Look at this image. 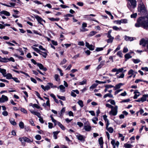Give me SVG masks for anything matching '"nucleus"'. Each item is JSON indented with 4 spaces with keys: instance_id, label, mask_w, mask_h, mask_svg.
<instances>
[{
    "instance_id": "obj_1",
    "label": "nucleus",
    "mask_w": 148,
    "mask_h": 148,
    "mask_svg": "<svg viewBox=\"0 0 148 148\" xmlns=\"http://www.w3.org/2000/svg\"><path fill=\"white\" fill-rule=\"evenodd\" d=\"M137 10L138 14L143 16L138 18L135 26L137 27H141L148 30V12L146 7L142 2L138 4Z\"/></svg>"
},
{
    "instance_id": "obj_2",
    "label": "nucleus",
    "mask_w": 148,
    "mask_h": 148,
    "mask_svg": "<svg viewBox=\"0 0 148 148\" xmlns=\"http://www.w3.org/2000/svg\"><path fill=\"white\" fill-rule=\"evenodd\" d=\"M31 113L34 115H36L38 118H39V120L40 122L41 123H43L44 121L43 118L41 117L40 114L38 112L35 111H34L30 110Z\"/></svg>"
},
{
    "instance_id": "obj_3",
    "label": "nucleus",
    "mask_w": 148,
    "mask_h": 148,
    "mask_svg": "<svg viewBox=\"0 0 148 148\" xmlns=\"http://www.w3.org/2000/svg\"><path fill=\"white\" fill-rule=\"evenodd\" d=\"M19 140L22 143V144L23 145H25V143H23L22 141H23L24 142H27L28 143H31L33 141L32 140L28 138L27 137H25L22 138H19Z\"/></svg>"
},
{
    "instance_id": "obj_4",
    "label": "nucleus",
    "mask_w": 148,
    "mask_h": 148,
    "mask_svg": "<svg viewBox=\"0 0 148 148\" xmlns=\"http://www.w3.org/2000/svg\"><path fill=\"white\" fill-rule=\"evenodd\" d=\"M147 98H148V94L143 95L142 97L135 100L134 101L138 102L141 101L143 103L147 101Z\"/></svg>"
},
{
    "instance_id": "obj_5",
    "label": "nucleus",
    "mask_w": 148,
    "mask_h": 148,
    "mask_svg": "<svg viewBox=\"0 0 148 148\" xmlns=\"http://www.w3.org/2000/svg\"><path fill=\"white\" fill-rule=\"evenodd\" d=\"M117 106H115L114 107L111 109V110L109 112V114L114 116H116L117 113Z\"/></svg>"
},
{
    "instance_id": "obj_6",
    "label": "nucleus",
    "mask_w": 148,
    "mask_h": 148,
    "mask_svg": "<svg viewBox=\"0 0 148 148\" xmlns=\"http://www.w3.org/2000/svg\"><path fill=\"white\" fill-rule=\"evenodd\" d=\"M139 44L142 45L143 47H145L147 45L146 47L147 49H148V40H145L142 38L140 41Z\"/></svg>"
},
{
    "instance_id": "obj_7",
    "label": "nucleus",
    "mask_w": 148,
    "mask_h": 148,
    "mask_svg": "<svg viewBox=\"0 0 148 148\" xmlns=\"http://www.w3.org/2000/svg\"><path fill=\"white\" fill-rule=\"evenodd\" d=\"M34 16L35 18L37 20L38 23L40 24L43 25V24L42 23V22L43 21V19L37 15H36Z\"/></svg>"
},
{
    "instance_id": "obj_8",
    "label": "nucleus",
    "mask_w": 148,
    "mask_h": 148,
    "mask_svg": "<svg viewBox=\"0 0 148 148\" xmlns=\"http://www.w3.org/2000/svg\"><path fill=\"white\" fill-rule=\"evenodd\" d=\"M37 66L39 67L40 69L43 70L44 71H46L47 70V69L44 67L43 65L41 63H38Z\"/></svg>"
},
{
    "instance_id": "obj_9",
    "label": "nucleus",
    "mask_w": 148,
    "mask_h": 148,
    "mask_svg": "<svg viewBox=\"0 0 148 148\" xmlns=\"http://www.w3.org/2000/svg\"><path fill=\"white\" fill-rule=\"evenodd\" d=\"M129 1L131 4V5L133 6V8H135L137 2L136 0H128Z\"/></svg>"
},
{
    "instance_id": "obj_10",
    "label": "nucleus",
    "mask_w": 148,
    "mask_h": 148,
    "mask_svg": "<svg viewBox=\"0 0 148 148\" xmlns=\"http://www.w3.org/2000/svg\"><path fill=\"white\" fill-rule=\"evenodd\" d=\"M78 139L81 141H85V138L84 137V136L83 135H79V136H77Z\"/></svg>"
},
{
    "instance_id": "obj_11",
    "label": "nucleus",
    "mask_w": 148,
    "mask_h": 148,
    "mask_svg": "<svg viewBox=\"0 0 148 148\" xmlns=\"http://www.w3.org/2000/svg\"><path fill=\"white\" fill-rule=\"evenodd\" d=\"M4 77H6V78L8 79H12L13 77L12 75L10 73H8L6 74Z\"/></svg>"
},
{
    "instance_id": "obj_12",
    "label": "nucleus",
    "mask_w": 148,
    "mask_h": 148,
    "mask_svg": "<svg viewBox=\"0 0 148 148\" xmlns=\"http://www.w3.org/2000/svg\"><path fill=\"white\" fill-rule=\"evenodd\" d=\"M124 85V84L122 83H119L116 85L115 87H114V90H116L117 89H119L121 86H123Z\"/></svg>"
},
{
    "instance_id": "obj_13",
    "label": "nucleus",
    "mask_w": 148,
    "mask_h": 148,
    "mask_svg": "<svg viewBox=\"0 0 148 148\" xmlns=\"http://www.w3.org/2000/svg\"><path fill=\"white\" fill-rule=\"evenodd\" d=\"M105 61H102L101 62L100 64L98 65L97 68L98 69L101 68L105 64Z\"/></svg>"
},
{
    "instance_id": "obj_14",
    "label": "nucleus",
    "mask_w": 148,
    "mask_h": 148,
    "mask_svg": "<svg viewBox=\"0 0 148 148\" xmlns=\"http://www.w3.org/2000/svg\"><path fill=\"white\" fill-rule=\"evenodd\" d=\"M99 144L100 146H103V138L102 137H101L98 140Z\"/></svg>"
},
{
    "instance_id": "obj_15",
    "label": "nucleus",
    "mask_w": 148,
    "mask_h": 148,
    "mask_svg": "<svg viewBox=\"0 0 148 148\" xmlns=\"http://www.w3.org/2000/svg\"><path fill=\"white\" fill-rule=\"evenodd\" d=\"M91 127L90 126L86 125L84 126V129L86 131H90L91 130Z\"/></svg>"
},
{
    "instance_id": "obj_16",
    "label": "nucleus",
    "mask_w": 148,
    "mask_h": 148,
    "mask_svg": "<svg viewBox=\"0 0 148 148\" xmlns=\"http://www.w3.org/2000/svg\"><path fill=\"white\" fill-rule=\"evenodd\" d=\"M125 40L126 41H132L134 40L133 38L132 37H130L129 36H125Z\"/></svg>"
},
{
    "instance_id": "obj_17",
    "label": "nucleus",
    "mask_w": 148,
    "mask_h": 148,
    "mask_svg": "<svg viewBox=\"0 0 148 148\" xmlns=\"http://www.w3.org/2000/svg\"><path fill=\"white\" fill-rule=\"evenodd\" d=\"M32 48L34 50L36 51L37 53H38L40 55L42 54V51L39 50L38 48L36 47H32Z\"/></svg>"
},
{
    "instance_id": "obj_18",
    "label": "nucleus",
    "mask_w": 148,
    "mask_h": 148,
    "mask_svg": "<svg viewBox=\"0 0 148 148\" xmlns=\"http://www.w3.org/2000/svg\"><path fill=\"white\" fill-rule=\"evenodd\" d=\"M125 60L126 61L127 59L131 58L132 57V56L130 55L129 53H126L124 56Z\"/></svg>"
},
{
    "instance_id": "obj_19",
    "label": "nucleus",
    "mask_w": 148,
    "mask_h": 148,
    "mask_svg": "<svg viewBox=\"0 0 148 148\" xmlns=\"http://www.w3.org/2000/svg\"><path fill=\"white\" fill-rule=\"evenodd\" d=\"M57 124L62 130H65V127L60 122H58Z\"/></svg>"
},
{
    "instance_id": "obj_20",
    "label": "nucleus",
    "mask_w": 148,
    "mask_h": 148,
    "mask_svg": "<svg viewBox=\"0 0 148 148\" xmlns=\"http://www.w3.org/2000/svg\"><path fill=\"white\" fill-rule=\"evenodd\" d=\"M9 121L11 124L13 125L14 126L16 125V123L14 119L13 118L10 119Z\"/></svg>"
},
{
    "instance_id": "obj_21",
    "label": "nucleus",
    "mask_w": 148,
    "mask_h": 148,
    "mask_svg": "<svg viewBox=\"0 0 148 148\" xmlns=\"http://www.w3.org/2000/svg\"><path fill=\"white\" fill-rule=\"evenodd\" d=\"M48 19L51 21H59L60 19L59 18H54L53 17L49 18Z\"/></svg>"
},
{
    "instance_id": "obj_22",
    "label": "nucleus",
    "mask_w": 148,
    "mask_h": 148,
    "mask_svg": "<svg viewBox=\"0 0 148 148\" xmlns=\"http://www.w3.org/2000/svg\"><path fill=\"white\" fill-rule=\"evenodd\" d=\"M97 32L95 31H92L90 32V33L88 35V36L89 37L95 35L96 34H97Z\"/></svg>"
},
{
    "instance_id": "obj_23",
    "label": "nucleus",
    "mask_w": 148,
    "mask_h": 148,
    "mask_svg": "<svg viewBox=\"0 0 148 148\" xmlns=\"http://www.w3.org/2000/svg\"><path fill=\"white\" fill-rule=\"evenodd\" d=\"M0 72L2 74L4 77L5 76V75L6 73V70L5 69H1L0 70Z\"/></svg>"
},
{
    "instance_id": "obj_24",
    "label": "nucleus",
    "mask_w": 148,
    "mask_h": 148,
    "mask_svg": "<svg viewBox=\"0 0 148 148\" xmlns=\"http://www.w3.org/2000/svg\"><path fill=\"white\" fill-rule=\"evenodd\" d=\"M133 146L132 145L127 143L125 144L124 145V147L125 148H131Z\"/></svg>"
},
{
    "instance_id": "obj_25",
    "label": "nucleus",
    "mask_w": 148,
    "mask_h": 148,
    "mask_svg": "<svg viewBox=\"0 0 148 148\" xmlns=\"http://www.w3.org/2000/svg\"><path fill=\"white\" fill-rule=\"evenodd\" d=\"M60 132V131H57L53 132V136L55 139H57V135Z\"/></svg>"
},
{
    "instance_id": "obj_26",
    "label": "nucleus",
    "mask_w": 148,
    "mask_h": 148,
    "mask_svg": "<svg viewBox=\"0 0 148 148\" xmlns=\"http://www.w3.org/2000/svg\"><path fill=\"white\" fill-rule=\"evenodd\" d=\"M78 103L79 105V106L81 107H83L84 106V103L83 101L81 100H79L77 102Z\"/></svg>"
},
{
    "instance_id": "obj_27",
    "label": "nucleus",
    "mask_w": 148,
    "mask_h": 148,
    "mask_svg": "<svg viewBox=\"0 0 148 148\" xmlns=\"http://www.w3.org/2000/svg\"><path fill=\"white\" fill-rule=\"evenodd\" d=\"M19 126L21 129H23L24 127V123L22 121L20 122Z\"/></svg>"
},
{
    "instance_id": "obj_28",
    "label": "nucleus",
    "mask_w": 148,
    "mask_h": 148,
    "mask_svg": "<svg viewBox=\"0 0 148 148\" xmlns=\"http://www.w3.org/2000/svg\"><path fill=\"white\" fill-rule=\"evenodd\" d=\"M65 108L63 107L62 108L60 111V113H59L60 116H62L63 115L62 114L64 113L65 111Z\"/></svg>"
},
{
    "instance_id": "obj_29",
    "label": "nucleus",
    "mask_w": 148,
    "mask_h": 148,
    "mask_svg": "<svg viewBox=\"0 0 148 148\" xmlns=\"http://www.w3.org/2000/svg\"><path fill=\"white\" fill-rule=\"evenodd\" d=\"M109 38L106 40L108 43H112L114 39V37Z\"/></svg>"
},
{
    "instance_id": "obj_30",
    "label": "nucleus",
    "mask_w": 148,
    "mask_h": 148,
    "mask_svg": "<svg viewBox=\"0 0 148 148\" xmlns=\"http://www.w3.org/2000/svg\"><path fill=\"white\" fill-rule=\"evenodd\" d=\"M8 58H2V60H0V62H2L6 63L8 62Z\"/></svg>"
},
{
    "instance_id": "obj_31",
    "label": "nucleus",
    "mask_w": 148,
    "mask_h": 148,
    "mask_svg": "<svg viewBox=\"0 0 148 148\" xmlns=\"http://www.w3.org/2000/svg\"><path fill=\"white\" fill-rule=\"evenodd\" d=\"M106 46V45L104 47H97L95 49V51L98 52L102 51L103 49V48H105Z\"/></svg>"
},
{
    "instance_id": "obj_32",
    "label": "nucleus",
    "mask_w": 148,
    "mask_h": 148,
    "mask_svg": "<svg viewBox=\"0 0 148 148\" xmlns=\"http://www.w3.org/2000/svg\"><path fill=\"white\" fill-rule=\"evenodd\" d=\"M106 129L110 133H113L114 131V129L112 127H110L109 128L108 127Z\"/></svg>"
},
{
    "instance_id": "obj_33",
    "label": "nucleus",
    "mask_w": 148,
    "mask_h": 148,
    "mask_svg": "<svg viewBox=\"0 0 148 148\" xmlns=\"http://www.w3.org/2000/svg\"><path fill=\"white\" fill-rule=\"evenodd\" d=\"M33 108H35L38 109H39L40 108V109L41 110H42V108L41 107H40L37 104H36V103L34 104H33Z\"/></svg>"
},
{
    "instance_id": "obj_34",
    "label": "nucleus",
    "mask_w": 148,
    "mask_h": 148,
    "mask_svg": "<svg viewBox=\"0 0 148 148\" xmlns=\"http://www.w3.org/2000/svg\"><path fill=\"white\" fill-rule=\"evenodd\" d=\"M16 50L18 51H19L21 53L20 55L22 56L24 55V53L22 50V48H19L18 49H16Z\"/></svg>"
},
{
    "instance_id": "obj_35",
    "label": "nucleus",
    "mask_w": 148,
    "mask_h": 148,
    "mask_svg": "<svg viewBox=\"0 0 148 148\" xmlns=\"http://www.w3.org/2000/svg\"><path fill=\"white\" fill-rule=\"evenodd\" d=\"M47 52H43L42 51V54L41 55L43 57L45 58H46L47 56Z\"/></svg>"
},
{
    "instance_id": "obj_36",
    "label": "nucleus",
    "mask_w": 148,
    "mask_h": 148,
    "mask_svg": "<svg viewBox=\"0 0 148 148\" xmlns=\"http://www.w3.org/2000/svg\"><path fill=\"white\" fill-rule=\"evenodd\" d=\"M3 101H5V102L7 101L8 100V98L7 96L4 95H2L1 97Z\"/></svg>"
},
{
    "instance_id": "obj_37",
    "label": "nucleus",
    "mask_w": 148,
    "mask_h": 148,
    "mask_svg": "<svg viewBox=\"0 0 148 148\" xmlns=\"http://www.w3.org/2000/svg\"><path fill=\"white\" fill-rule=\"evenodd\" d=\"M55 78L56 80L57 81H59L60 80V79L59 78V76L58 74H55Z\"/></svg>"
},
{
    "instance_id": "obj_38",
    "label": "nucleus",
    "mask_w": 148,
    "mask_h": 148,
    "mask_svg": "<svg viewBox=\"0 0 148 148\" xmlns=\"http://www.w3.org/2000/svg\"><path fill=\"white\" fill-rule=\"evenodd\" d=\"M57 96L59 99H62L63 101L66 100L65 97L64 96H61L59 95H57Z\"/></svg>"
},
{
    "instance_id": "obj_39",
    "label": "nucleus",
    "mask_w": 148,
    "mask_h": 148,
    "mask_svg": "<svg viewBox=\"0 0 148 148\" xmlns=\"http://www.w3.org/2000/svg\"><path fill=\"white\" fill-rule=\"evenodd\" d=\"M132 61L135 64H137L139 63L140 62V61L139 59H132Z\"/></svg>"
},
{
    "instance_id": "obj_40",
    "label": "nucleus",
    "mask_w": 148,
    "mask_h": 148,
    "mask_svg": "<svg viewBox=\"0 0 148 148\" xmlns=\"http://www.w3.org/2000/svg\"><path fill=\"white\" fill-rule=\"evenodd\" d=\"M59 88L61 90H62V92H65V87L63 85H60L59 86Z\"/></svg>"
},
{
    "instance_id": "obj_41",
    "label": "nucleus",
    "mask_w": 148,
    "mask_h": 148,
    "mask_svg": "<svg viewBox=\"0 0 148 148\" xmlns=\"http://www.w3.org/2000/svg\"><path fill=\"white\" fill-rule=\"evenodd\" d=\"M137 15V13H135L132 14H131L130 16V17L131 18H136Z\"/></svg>"
},
{
    "instance_id": "obj_42",
    "label": "nucleus",
    "mask_w": 148,
    "mask_h": 148,
    "mask_svg": "<svg viewBox=\"0 0 148 148\" xmlns=\"http://www.w3.org/2000/svg\"><path fill=\"white\" fill-rule=\"evenodd\" d=\"M86 84V79H84L82 81L79 82V84L80 85H83Z\"/></svg>"
},
{
    "instance_id": "obj_43",
    "label": "nucleus",
    "mask_w": 148,
    "mask_h": 148,
    "mask_svg": "<svg viewBox=\"0 0 148 148\" xmlns=\"http://www.w3.org/2000/svg\"><path fill=\"white\" fill-rule=\"evenodd\" d=\"M98 85L97 84H94L92 85V86H90V89H94L96 88L97 86Z\"/></svg>"
},
{
    "instance_id": "obj_44",
    "label": "nucleus",
    "mask_w": 148,
    "mask_h": 148,
    "mask_svg": "<svg viewBox=\"0 0 148 148\" xmlns=\"http://www.w3.org/2000/svg\"><path fill=\"white\" fill-rule=\"evenodd\" d=\"M116 55H117V56L119 57L120 58L122 57V51H118Z\"/></svg>"
},
{
    "instance_id": "obj_45",
    "label": "nucleus",
    "mask_w": 148,
    "mask_h": 148,
    "mask_svg": "<svg viewBox=\"0 0 148 148\" xmlns=\"http://www.w3.org/2000/svg\"><path fill=\"white\" fill-rule=\"evenodd\" d=\"M67 62L65 58H64L60 63V65H63L65 64Z\"/></svg>"
},
{
    "instance_id": "obj_46",
    "label": "nucleus",
    "mask_w": 148,
    "mask_h": 148,
    "mask_svg": "<svg viewBox=\"0 0 148 148\" xmlns=\"http://www.w3.org/2000/svg\"><path fill=\"white\" fill-rule=\"evenodd\" d=\"M35 138L36 139L38 140H40L41 138V136L40 135H37L35 136Z\"/></svg>"
},
{
    "instance_id": "obj_47",
    "label": "nucleus",
    "mask_w": 148,
    "mask_h": 148,
    "mask_svg": "<svg viewBox=\"0 0 148 148\" xmlns=\"http://www.w3.org/2000/svg\"><path fill=\"white\" fill-rule=\"evenodd\" d=\"M48 84H49L50 86H51V87L52 88H55L57 87V86L56 85L53 86V84L51 83H48Z\"/></svg>"
},
{
    "instance_id": "obj_48",
    "label": "nucleus",
    "mask_w": 148,
    "mask_h": 148,
    "mask_svg": "<svg viewBox=\"0 0 148 148\" xmlns=\"http://www.w3.org/2000/svg\"><path fill=\"white\" fill-rule=\"evenodd\" d=\"M134 72V71H133L132 69H131L128 72V75H130L131 74L132 75L133 74H134L133 73Z\"/></svg>"
},
{
    "instance_id": "obj_49",
    "label": "nucleus",
    "mask_w": 148,
    "mask_h": 148,
    "mask_svg": "<svg viewBox=\"0 0 148 148\" xmlns=\"http://www.w3.org/2000/svg\"><path fill=\"white\" fill-rule=\"evenodd\" d=\"M12 79H13L16 82H17V83H20V81H19V80H18V79L16 77H13Z\"/></svg>"
},
{
    "instance_id": "obj_50",
    "label": "nucleus",
    "mask_w": 148,
    "mask_h": 148,
    "mask_svg": "<svg viewBox=\"0 0 148 148\" xmlns=\"http://www.w3.org/2000/svg\"><path fill=\"white\" fill-rule=\"evenodd\" d=\"M106 107H108L109 108H111V109L114 107L113 106L109 103H106Z\"/></svg>"
},
{
    "instance_id": "obj_51",
    "label": "nucleus",
    "mask_w": 148,
    "mask_h": 148,
    "mask_svg": "<svg viewBox=\"0 0 148 148\" xmlns=\"http://www.w3.org/2000/svg\"><path fill=\"white\" fill-rule=\"evenodd\" d=\"M88 49L91 51H93L94 49V46L91 44L90 45V46L88 47Z\"/></svg>"
},
{
    "instance_id": "obj_52",
    "label": "nucleus",
    "mask_w": 148,
    "mask_h": 148,
    "mask_svg": "<svg viewBox=\"0 0 148 148\" xmlns=\"http://www.w3.org/2000/svg\"><path fill=\"white\" fill-rule=\"evenodd\" d=\"M33 32L34 34H36L39 35L40 36L42 35L41 34H40V33L38 32V31H36V30H34L33 31Z\"/></svg>"
},
{
    "instance_id": "obj_53",
    "label": "nucleus",
    "mask_w": 148,
    "mask_h": 148,
    "mask_svg": "<svg viewBox=\"0 0 148 148\" xmlns=\"http://www.w3.org/2000/svg\"><path fill=\"white\" fill-rule=\"evenodd\" d=\"M105 88H108V89L109 88H111L114 87V86L112 85H106L105 86Z\"/></svg>"
},
{
    "instance_id": "obj_54",
    "label": "nucleus",
    "mask_w": 148,
    "mask_h": 148,
    "mask_svg": "<svg viewBox=\"0 0 148 148\" xmlns=\"http://www.w3.org/2000/svg\"><path fill=\"white\" fill-rule=\"evenodd\" d=\"M39 48L41 50L44 51H46L47 52H48L47 50L45 48H44L43 47H42V45H40L39 46Z\"/></svg>"
},
{
    "instance_id": "obj_55",
    "label": "nucleus",
    "mask_w": 148,
    "mask_h": 148,
    "mask_svg": "<svg viewBox=\"0 0 148 148\" xmlns=\"http://www.w3.org/2000/svg\"><path fill=\"white\" fill-rule=\"evenodd\" d=\"M128 51V49L127 48L125 47H124L123 51V53H126Z\"/></svg>"
},
{
    "instance_id": "obj_56",
    "label": "nucleus",
    "mask_w": 148,
    "mask_h": 148,
    "mask_svg": "<svg viewBox=\"0 0 148 148\" xmlns=\"http://www.w3.org/2000/svg\"><path fill=\"white\" fill-rule=\"evenodd\" d=\"M78 45L83 46L84 45V43L83 41L79 42L78 43Z\"/></svg>"
},
{
    "instance_id": "obj_57",
    "label": "nucleus",
    "mask_w": 148,
    "mask_h": 148,
    "mask_svg": "<svg viewBox=\"0 0 148 148\" xmlns=\"http://www.w3.org/2000/svg\"><path fill=\"white\" fill-rule=\"evenodd\" d=\"M8 61H11L13 62H15L14 59L12 57H11L9 58H8Z\"/></svg>"
},
{
    "instance_id": "obj_58",
    "label": "nucleus",
    "mask_w": 148,
    "mask_h": 148,
    "mask_svg": "<svg viewBox=\"0 0 148 148\" xmlns=\"http://www.w3.org/2000/svg\"><path fill=\"white\" fill-rule=\"evenodd\" d=\"M64 17H72L73 16V15L70 14H67L64 15Z\"/></svg>"
},
{
    "instance_id": "obj_59",
    "label": "nucleus",
    "mask_w": 148,
    "mask_h": 148,
    "mask_svg": "<svg viewBox=\"0 0 148 148\" xmlns=\"http://www.w3.org/2000/svg\"><path fill=\"white\" fill-rule=\"evenodd\" d=\"M121 23H127V20L126 19H121Z\"/></svg>"
},
{
    "instance_id": "obj_60",
    "label": "nucleus",
    "mask_w": 148,
    "mask_h": 148,
    "mask_svg": "<svg viewBox=\"0 0 148 148\" xmlns=\"http://www.w3.org/2000/svg\"><path fill=\"white\" fill-rule=\"evenodd\" d=\"M48 127L49 129H51L53 127V124L52 123H48Z\"/></svg>"
},
{
    "instance_id": "obj_61",
    "label": "nucleus",
    "mask_w": 148,
    "mask_h": 148,
    "mask_svg": "<svg viewBox=\"0 0 148 148\" xmlns=\"http://www.w3.org/2000/svg\"><path fill=\"white\" fill-rule=\"evenodd\" d=\"M52 44L56 46L58 45V43L57 41H55L53 40L51 41Z\"/></svg>"
},
{
    "instance_id": "obj_62",
    "label": "nucleus",
    "mask_w": 148,
    "mask_h": 148,
    "mask_svg": "<svg viewBox=\"0 0 148 148\" xmlns=\"http://www.w3.org/2000/svg\"><path fill=\"white\" fill-rule=\"evenodd\" d=\"M21 111L25 114H27V110L24 108H21Z\"/></svg>"
},
{
    "instance_id": "obj_63",
    "label": "nucleus",
    "mask_w": 148,
    "mask_h": 148,
    "mask_svg": "<svg viewBox=\"0 0 148 148\" xmlns=\"http://www.w3.org/2000/svg\"><path fill=\"white\" fill-rule=\"evenodd\" d=\"M30 79L31 81L35 84L37 83L36 80L33 77H31Z\"/></svg>"
},
{
    "instance_id": "obj_64",
    "label": "nucleus",
    "mask_w": 148,
    "mask_h": 148,
    "mask_svg": "<svg viewBox=\"0 0 148 148\" xmlns=\"http://www.w3.org/2000/svg\"><path fill=\"white\" fill-rule=\"evenodd\" d=\"M141 69L143 71H148V68L147 67H142L141 68Z\"/></svg>"
}]
</instances>
